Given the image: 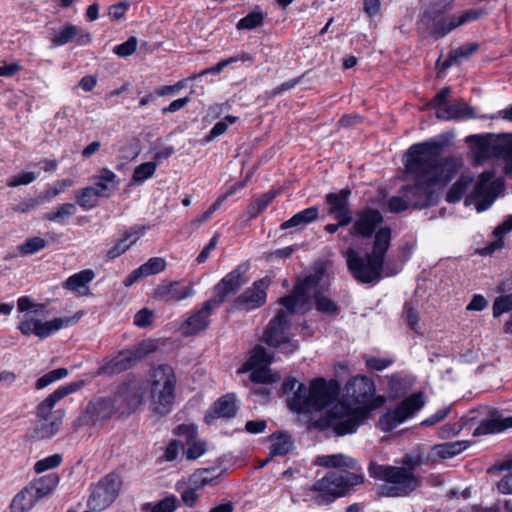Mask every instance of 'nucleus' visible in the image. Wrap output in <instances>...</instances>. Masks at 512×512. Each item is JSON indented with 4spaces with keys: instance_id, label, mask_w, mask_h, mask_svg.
Instances as JSON below:
<instances>
[{
    "instance_id": "obj_1",
    "label": "nucleus",
    "mask_w": 512,
    "mask_h": 512,
    "mask_svg": "<svg viewBox=\"0 0 512 512\" xmlns=\"http://www.w3.org/2000/svg\"><path fill=\"white\" fill-rule=\"evenodd\" d=\"M443 144L427 140L411 145L403 160L407 178L412 184L402 185L399 193L411 204V209L422 210L439 203L436 186H445L456 174L452 158L442 157Z\"/></svg>"
},
{
    "instance_id": "obj_2",
    "label": "nucleus",
    "mask_w": 512,
    "mask_h": 512,
    "mask_svg": "<svg viewBox=\"0 0 512 512\" xmlns=\"http://www.w3.org/2000/svg\"><path fill=\"white\" fill-rule=\"evenodd\" d=\"M384 221L382 213L372 207L357 211L356 219L350 228L353 238L369 239L374 236L372 250L362 257L356 250L349 248L346 264L351 276L362 284L381 280L385 257L391 246L392 230L389 226L380 227Z\"/></svg>"
},
{
    "instance_id": "obj_3",
    "label": "nucleus",
    "mask_w": 512,
    "mask_h": 512,
    "mask_svg": "<svg viewBox=\"0 0 512 512\" xmlns=\"http://www.w3.org/2000/svg\"><path fill=\"white\" fill-rule=\"evenodd\" d=\"M317 463L326 468L338 469L327 472L313 483L311 490L315 492L313 501L317 505H329L345 496L351 487L364 482L363 474L349 471L359 472L362 469L360 462L353 457L341 453L324 455L318 458Z\"/></svg>"
},
{
    "instance_id": "obj_4",
    "label": "nucleus",
    "mask_w": 512,
    "mask_h": 512,
    "mask_svg": "<svg viewBox=\"0 0 512 512\" xmlns=\"http://www.w3.org/2000/svg\"><path fill=\"white\" fill-rule=\"evenodd\" d=\"M452 2L440 1L431 3L421 13L418 20V29H425L427 36L434 40L445 38L456 28L477 21L486 14L485 9H468L456 14L451 13Z\"/></svg>"
},
{
    "instance_id": "obj_5",
    "label": "nucleus",
    "mask_w": 512,
    "mask_h": 512,
    "mask_svg": "<svg viewBox=\"0 0 512 512\" xmlns=\"http://www.w3.org/2000/svg\"><path fill=\"white\" fill-rule=\"evenodd\" d=\"M340 390V383L336 379L317 377L311 380L308 388L305 384H299L298 389L288 398L287 405L291 411L299 414L321 411L336 401Z\"/></svg>"
},
{
    "instance_id": "obj_6",
    "label": "nucleus",
    "mask_w": 512,
    "mask_h": 512,
    "mask_svg": "<svg viewBox=\"0 0 512 512\" xmlns=\"http://www.w3.org/2000/svg\"><path fill=\"white\" fill-rule=\"evenodd\" d=\"M367 470L374 480L391 484L378 486V494L382 497H406L421 485L420 477L403 467L379 464L371 460Z\"/></svg>"
},
{
    "instance_id": "obj_7",
    "label": "nucleus",
    "mask_w": 512,
    "mask_h": 512,
    "mask_svg": "<svg viewBox=\"0 0 512 512\" xmlns=\"http://www.w3.org/2000/svg\"><path fill=\"white\" fill-rule=\"evenodd\" d=\"M151 397L155 412L165 416L172 410L176 398L177 377L169 364H159L151 372Z\"/></svg>"
},
{
    "instance_id": "obj_8",
    "label": "nucleus",
    "mask_w": 512,
    "mask_h": 512,
    "mask_svg": "<svg viewBox=\"0 0 512 512\" xmlns=\"http://www.w3.org/2000/svg\"><path fill=\"white\" fill-rule=\"evenodd\" d=\"M156 346L152 341L146 340L140 342L131 349H122L116 354L106 356L102 359L95 376L112 377L128 371L141 361L146 355L153 352Z\"/></svg>"
},
{
    "instance_id": "obj_9",
    "label": "nucleus",
    "mask_w": 512,
    "mask_h": 512,
    "mask_svg": "<svg viewBox=\"0 0 512 512\" xmlns=\"http://www.w3.org/2000/svg\"><path fill=\"white\" fill-rule=\"evenodd\" d=\"M374 381L365 375L352 377L343 388L341 403H347L353 408H370L373 410L382 407L386 401L382 395H375Z\"/></svg>"
},
{
    "instance_id": "obj_10",
    "label": "nucleus",
    "mask_w": 512,
    "mask_h": 512,
    "mask_svg": "<svg viewBox=\"0 0 512 512\" xmlns=\"http://www.w3.org/2000/svg\"><path fill=\"white\" fill-rule=\"evenodd\" d=\"M371 411H373V406L353 408L347 403H340V411H337L336 408L329 411L326 420L327 426L332 428L337 436L353 434L369 417Z\"/></svg>"
},
{
    "instance_id": "obj_11",
    "label": "nucleus",
    "mask_w": 512,
    "mask_h": 512,
    "mask_svg": "<svg viewBox=\"0 0 512 512\" xmlns=\"http://www.w3.org/2000/svg\"><path fill=\"white\" fill-rule=\"evenodd\" d=\"M351 190L343 188L339 192L327 193L324 197L328 206V215L337 220V223H328L324 230L329 234L336 233L340 227L348 226L353 221V212L350 206Z\"/></svg>"
},
{
    "instance_id": "obj_12",
    "label": "nucleus",
    "mask_w": 512,
    "mask_h": 512,
    "mask_svg": "<svg viewBox=\"0 0 512 512\" xmlns=\"http://www.w3.org/2000/svg\"><path fill=\"white\" fill-rule=\"evenodd\" d=\"M121 480L116 473H109L102 477L92 490L88 506L94 510H102L118 497Z\"/></svg>"
},
{
    "instance_id": "obj_13",
    "label": "nucleus",
    "mask_w": 512,
    "mask_h": 512,
    "mask_svg": "<svg viewBox=\"0 0 512 512\" xmlns=\"http://www.w3.org/2000/svg\"><path fill=\"white\" fill-rule=\"evenodd\" d=\"M318 285V278L315 275H307L298 280L292 292L279 299V303L286 308L290 314L296 312L297 307L303 308L310 303L312 296L311 290Z\"/></svg>"
},
{
    "instance_id": "obj_14",
    "label": "nucleus",
    "mask_w": 512,
    "mask_h": 512,
    "mask_svg": "<svg viewBox=\"0 0 512 512\" xmlns=\"http://www.w3.org/2000/svg\"><path fill=\"white\" fill-rule=\"evenodd\" d=\"M269 283L266 279L256 280L251 287L244 290L233 302L237 310L252 311L262 307L267 300Z\"/></svg>"
},
{
    "instance_id": "obj_15",
    "label": "nucleus",
    "mask_w": 512,
    "mask_h": 512,
    "mask_svg": "<svg viewBox=\"0 0 512 512\" xmlns=\"http://www.w3.org/2000/svg\"><path fill=\"white\" fill-rule=\"evenodd\" d=\"M117 412L115 399L110 396L96 397L89 401L84 412L86 423L92 426L109 421Z\"/></svg>"
},
{
    "instance_id": "obj_16",
    "label": "nucleus",
    "mask_w": 512,
    "mask_h": 512,
    "mask_svg": "<svg viewBox=\"0 0 512 512\" xmlns=\"http://www.w3.org/2000/svg\"><path fill=\"white\" fill-rule=\"evenodd\" d=\"M504 180L496 178L494 170H486L479 174L476 184L471 191V197L482 198L492 203L499 193L504 189Z\"/></svg>"
},
{
    "instance_id": "obj_17",
    "label": "nucleus",
    "mask_w": 512,
    "mask_h": 512,
    "mask_svg": "<svg viewBox=\"0 0 512 512\" xmlns=\"http://www.w3.org/2000/svg\"><path fill=\"white\" fill-rule=\"evenodd\" d=\"M85 380H77L70 383H65L59 386L55 391H53L48 397H46L43 401H41L36 407V416L38 419H52L51 413L60 400L64 397L75 393L82 389L85 386Z\"/></svg>"
},
{
    "instance_id": "obj_18",
    "label": "nucleus",
    "mask_w": 512,
    "mask_h": 512,
    "mask_svg": "<svg viewBox=\"0 0 512 512\" xmlns=\"http://www.w3.org/2000/svg\"><path fill=\"white\" fill-rule=\"evenodd\" d=\"M74 42L78 46H86L92 42V35L80 26L66 22L55 30L51 38L52 47H61Z\"/></svg>"
},
{
    "instance_id": "obj_19",
    "label": "nucleus",
    "mask_w": 512,
    "mask_h": 512,
    "mask_svg": "<svg viewBox=\"0 0 512 512\" xmlns=\"http://www.w3.org/2000/svg\"><path fill=\"white\" fill-rule=\"evenodd\" d=\"M214 311L215 309L209 302L205 301L200 308L195 309L180 325L182 335L185 337L195 336L205 331L211 323V316Z\"/></svg>"
},
{
    "instance_id": "obj_20",
    "label": "nucleus",
    "mask_w": 512,
    "mask_h": 512,
    "mask_svg": "<svg viewBox=\"0 0 512 512\" xmlns=\"http://www.w3.org/2000/svg\"><path fill=\"white\" fill-rule=\"evenodd\" d=\"M239 410V403L236 394L233 392L226 393L219 397L212 406L206 411L204 420L207 424L213 423L214 420L234 418Z\"/></svg>"
},
{
    "instance_id": "obj_21",
    "label": "nucleus",
    "mask_w": 512,
    "mask_h": 512,
    "mask_svg": "<svg viewBox=\"0 0 512 512\" xmlns=\"http://www.w3.org/2000/svg\"><path fill=\"white\" fill-rule=\"evenodd\" d=\"M509 428H512V416L502 417L498 409L491 408L488 410L486 417L474 429L473 436L498 434Z\"/></svg>"
},
{
    "instance_id": "obj_22",
    "label": "nucleus",
    "mask_w": 512,
    "mask_h": 512,
    "mask_svg": "<svg viewBox=\"0 0 512 512\" xmlns=\"http://www.w3.org/2000/svg\"><path fill=\"white\" fill-rule=\"evenodd\" d=\"M146 232V227L134 225L126 229L115 244L107 250L106 259L114 260L130 249Z\"/></svg>"
},
{
    "instance_id": "obj_23",
    "label": "nucleus",
    "mask_w": 512,
    "mask_h": 512,
    "mask_svg": "<svg viewBox=\"0 0 512 512\" xmlns=\"http://www.w3.org/2000/svg\"><path fill=\"white\" fill-rule=\"evenodd\" d=\"M195 294L193 284L182 286L179 281L162 283L155 289V297L164 301H182L192 297Z\"/></svg>"
},
{
    "instance_id": "obj_24",
    "label": "nucleus",
    "mask_w": 512,
    "mask_h": 512,
    "mask_svg": "<svg viewBox=\"0 0 512 512\" xmlns=\"http://www.w3.org/2000/svg\"><path fill=\"white\" fill-rule=\"evenodd\" d=\"M63 414L54 416L53 419H39L32 430L30 437L34 441L46 440L56 435L62 425Z\"/></svg>"
},
{
    "instance_id": "obj_25",
    "label": "nucleus",
    "mask_w": 512,
    "mask_h": 512,
    "mask_svg": "<svg viewBox=\"0 0 512 512\" xmlns=\"http://www.w3.org/2000/svg\"><path fill=\"white\" fill-rule=\"evenodd\" d=\"M225 470H220L215 467L197 469L189 478L190 485L195 489H203L206 486H216L220 483V477Z\"/></svg>"
},
{
    "instance_id": "obj_26",
    "label": "nucleus",
    "mask_w": 512,
    "mask_h": 512,
    "mask_svg": "<svg viewBox=\"0 0 512 512\" xmlns=\"http://www.w3.org/2000/svg\"><path fill=\"white\" fill-rule=\"evenodd\" d=\"M494 156L505 161L504 173L512 174V135L502 134L495 137Z\"/></svg>"
},
{
    "instance_id": "obj_27",
    "label": "nucleus",
    "mask_w": 512,
    "mask_h": 512,
    "mask_svg": "<svg viewBox=\"0 0 512 512\" xmlns=\"http://www.w3.org/2000/svg\"><path fill=\"white\" fill-rule=\"evenodd\" d=\"M272 441L269 450V458L286 456L294 448V440L287 431H275L269 436Z\"/></svg>"
},
{
    "instance_id": "obj_28",
    "label": "nucleus",
    "mask_w": 512,
    "mask_h": 512,
    "mask_svg": "<svg viewBox=\"0 0 512 512\" xmlns=\"http://www.w3.org/2000/svg\"><path fill=\"white\" fill-rule=\"evenodd\" d=\"M110 193H101L96 187L86 186L75 192L74 199L83 210L89 211L99 204L101 197H109Z\"/></svg>"
},
{
    "instance_id": "obj_29",
    "label": "nucleus",
    "mask_w": 512,
    "mask_h": 512,
    "mask_svg": "<svg viewBox=\"0 0 512 512\" xmlns=\"http://www.w3.org/2000/svg\"><path fill=\"white\" fill-rule=\"evenodd\" d=\"M494 137L491 134H474L466 137V143L471 145L473 152L478 158L494 156Z\"/></svg>"
},
{
    "instance_id": "obj_30",
    "label": "nucleus",
    "mask_w": 512,
    "mask_h": 512,
    "mask_svg": "<svg viewBox=\"0 0 512 512\" xmlns=\"http://www.w3.org/2000/svg\"><path fill=\"white\" fill-rule=\"evenodd\" d=\"M319 218L318 206H311L303 209L280 225V230H287L294 227L306 226Z\"/></svg>"
},
{
    "instance_id": "obj_31",
    "label": "nucleus",
    "mask_w": 512,
    "mask_h": 512,
    "mask_svg": "<svg viewBox=\"0 0 512 512\" xmlns=\"http://www.w3.org/2000/svg\"><path fill=\"white\" fill-rule=\"evenodd\" d=\"M59 481L60 478L57 473H49L30 482L29 489L33 490L34 495L40 500L52 493Z\"/></svg>"
},
{
    "instance_id": "obj_32",
    "label": "nucleus",
    "mask_w": 512,
    "mask_h": 512,
    "mask_svg": "<svg viewBox=\"0 0 512 512\" xmlns=\"http://www.w3.org/2000/svg\"><path fill=\"white\" fill-rule=\"evenodd\" d=\"M277 195L278 192L276 190H269L261 196L254 198L245 211L247 221L255 220L260 214H262L274 201Z\"/></svg>"
},
{
    "instance_id": "obj_33",
    "label": "nucleus",
    "mask_w": 512,
    "mask_h": 512,
    "mask_svg": "<svg viewBox=\"0 0 512 512\" xmlns=\"http://www.w3.org/2000/svg\"><path fill=\"white\" fill-rule=\"evenodd\" d=\"M312 298L314 301L315 309L320 314L332 319H335L340 314V306L330 297L326 296L323 292L319 290L315 291L312 295Z\"/></svg>"
},
{
    "instance_id": "obj_34",
    "label": "nucleus",
    "mask_w": 512,
    "mask_h": 512,
    "mask_svg": "<svg viewBox=\"0 0 512 512\" xmlns=\"http://www.w3.org/2000/svg\"><path fill=\"white\" fill-rule=\"evenodd\" d=\"M18 329L25 336L34 334L40 339H45L51 336V330L47 327V321L42 322L41 320L34 319L32 317H25L20 321Z\"/></svg>"
},
{
    "instance_id": "obj_35",
    "label": "nucleus",
    "mask_w": 512,
    "mask_h": 512,
    "mask_svg": "<svg viewBox=\"0 0 512 512\" xmlns=\"http://www.w3.org/2000/svg\"><path fill=\"white\" fill-rule=\"evenodd\" d=\"M451 93L449 86L443 87L436 95L432 98L430 105L436 109V117L442 120L452 119L453 106L448 105L447 98Z\"/></svg>"
},
{
    "instance_id": "obj_36",
    "label": "nucleus",
    "mask_w": 512,
    "mask_h": 512,
    "mask_svg": "<svg viewBox=\"0 0 512 512\" xmlns=\"http://www.w3.org/2000/svg\"><path fill=\"white\" fill-rule=\"evenodd\" d=\"M38 500L33 490L29 489L28 484L13 497L9 508L11 512H26L29 511Z\"/></svg>"
},
{
    "instance_id": "obj_37",
    "label": "nucleus",
    "mask_w": 512,
    "mask_h": 512,
    "mask_svg": "<svg viewBox=\"0 0 512 512\" xmlns=\"http://www.w3.org/2000/svg\"><path fill=\"white\" fill-rule=\"evenodd\" d=\"M248 270L249 264L247 263L237 265L221 279L222 284H225L233 294L238 293L240 288L245 284V274Z\"/></svg>"
},
{
    "instance_id": "obj_38",
    "label": "nucleus",
    "mask_w": 512,
    "mask_h": 512,
    "mask_svg": "<svg viewBox=\"0 0 512 512\" xmlns=\"http://www.w3.org/2000/svg\"><path fill=\"white\" fill-rule=\"evenodd\" d=\"M424 399L421 392L414 393L401 401L395 409L405 421L412 417L424 406Z\"/></svg>"
},
{
    "instance_id": "obj_39",
    "label": "nucleus",
    "mask_w": 512,
    "mask_h": 512,
    "mask_svg": "<svg viewBox=\"0 0 512 512\" xmlns=\"http://www.w3.org/2000/svg\"><path fill=\"white\" fill-rule=\"evenodd\" d=\"M95 278L92 269H84L69 276L63 283V287L67 290L80 292L81 288L86 287Z\"/></svg>"
},
{
    "instance_id": "obj_40",
    "label": "nucleus",
    "mask_w": 512,
    "mask_h": 512,
    "mask_svg": "<svg viewBox=\"0 0 512 512\" xmlns=\"http://www.w3.org/2000/svg\"><path fill=\"white\" fill-rule=\"evenodd\" d=\"M472 182V175L462 174L448 189L445 200L448 203L459 202Z\"/></svg>"
},
{
    "instance_id": "obj_41",
    "label": "nucleus",
    "mask_w": 512,
    "mask_h": 512,
    "mask_svg": "<svg viewBox=\"0 0 512 512\" xmlns=\"http://www.w3.org/2000/svg\"><path fill=\"white\" fill-rule=\"evenodd\" d=\"M77 212L76 205L73 203L60 204L54 211L44 214V219L64 225L66 221Z\"/></svg>"
},
{
    "instance_id": "obj_42",
    "label": "nucleus",
    "mask_w": 512,
    "mask_h": 512,
    "mask_svg": "<svg viewBox=\"0 0 512 512\" xmlns=\"http://www.w3.org/2000/svg\"><path fill=\"white\" fill-rule=\"evenodd\" d=\"M287 329L268 324L264 332V341L270 347H280L282 344L290 343Z\"/></svg>"
},
{
    "instance_id": "obj_43",
    "label": "nucleus",
    "mask_w": 512,
    "mask_h": 512,
    "mask_svg": "<svg viewBox=\"0 0 512 512\" xmlns=\"http://www.w3.org/2000/svg\"><path fill=\"white\" fill-rule=\"evenodd\" d=\"M470 446L469 441H456V442H446L442 444L435 445L434 450L437 456L441 459H449L452 458L464 450H466Z\"/></svg>"
},
{
    "instance_id": "obj_44",
    "label": "nucleus",
    "mask_w": 512,
    "mask_h": 512,
    "mask_svg": "<svg viewBox=\"0 0 512 512\" xmlns=\"http://www.w3.org/2000/svg\"><path fill=\"white\" fill-rule=\"evenodd\" d=\"M273 361V354L261 345H256L253 349L249 359L245 363V369H252V367L269 366Z\"/></svg>"
},
{
    "instance_id": "obj_45",
    "label": "nucleus",
    "mask_w": 512,
    "mask_h": 512,
    "mask_svg": "<svg viewBox=\"0 0 512 512\" xmlns=\"http://www.w3.org/2000/svg\"><path fill=\"white\" fill-rule=\"evenodd\" d=\"M177 508V498L169 495L156 503L147 502L141 507L142 512H174Z\"/></svg>"
},
{
    "instance_id": "obj_46",
    "label": "nucleus",
    "mask_w": 512,
    "mask_h": 512,
    "mask_svg": "<svg viewBox=\"0 0 512 512\" xmlns=\"http://www.w3.org/2000/svg\"><path fill=\"white\" fill-rule=\"evenodd\" d=\"M250 380L256 384H273L280 380L278 373H272L269 366L252 367Z\"/></svg>"
},
{
    "instance_id": "obj_47",
    "label": "nucleus",
    "mask_w": 512,
    "mask_h": 512,
    "mask_svg": "<svg viewBox=\"0 0 512 512\" xmlns=\"http://www.w3.org/2000/svg\"><path fill=\"white\" fill-rule=\"evenodd\" d=\"M48 245V240L39 236L27 238L22 244L17 246V250L21 256H28L35 254Z\"/></svg>"
},
{
    "instance_id": "obj_48",
    "label": "nucleus",
    "mask_w": 512,
    "mask_h": 512,
    "mask_svg": "<svg viewBox=\"0 0 512 512\" xmlns=\"http://www.w3.org/2000/svg\"><path fill=\"white\" fill-rule=\"evenodd\" d=\"M472 420L474 417H462L460 422L446 423L439 428L437 435L441 439H448L459 434Z\"/></svg>"
},
{
    "instance_id": "obj_49",
    "label": "nucleus",
    "mask_w": 512,
    "mask_h": 512,
    "mask_svg": "<svg viewBox=\"0 0 512 512\" xmlns=\"http://www.w3.org/2000/svg\"><path fill=\"white\" fill-rule=\"evenodd\" d=\"M405 422L395 408L388 410L379 417V427L383 432L393 431L399 424Z\"/></svg>"
},
{
    "instance_id": "obj_50",
    "label": "nucleus",
    "mask_w": 512,
    "mask_h": 512,
    "mask_svg": "<svg viewBox=\"0 0 512 512\" xmlns=\"http://www.w3.org/2000/svg\"><path fill=\"white\" fill-rule=\"evenodd\" d=\"M84 312L78 311L74 315L69 317H57L47 321V327L51 330V335L62 328H67L77 324L83 317Z\"/></svg>"
},
{
    "instance_id": "obj_51",
    "label": "nucleus",
    "mask_w": 512,
    "mask_h": 512,
    "mask_svg": "<svg viewBox=\"0 0 512 512\" xmlns=\"http://www.w3.org/2000/svg\"><path fill=\"white\" fill-rule=\"evenodd\" d=\"M264 22V14L262 11L254 10L248 13L246 16L241 18L237 24L236 28L238 30H252L259 26H261Z\"/></svg>"
},
{
    "instance_id": "obj_52",
    "label": "nucleus",
    "mask_w": 512,
    "mask_h": 512,
    "mask_svg": "<svg viewBox=\"0 0 512 512\" xmlns=\"http://www.w3.org/2000/svg\"><path fill=\"white\" fill-rule=\"evenodd\" d=\"M68 374H69L68 369L64 368V367L51 370L48 373L44 374L43 376H41L40 378L37 379V381L35 383V388L37 390L44 389L45 387L52 384L53 382L67 377Z\"/></svg>"
},
{
    "instance_id": "obj_53",
    "label": "nucleus",
    "mask_w": 512,
    "mask_h": 512,
    "mask_svg": "<svg viewBox=\"0 0 512 512\" xmlns=\"http://www.w3.org/2000/svg\"><path fill=\"white\" fill-rule=\"evenodd\" d=\"M131 397L141 399L140 393L136 391L135 387L132 385V382L124 381L116 387L114 396L112 398L115 399V403L118 400H122L123 402L128 403Z\"/></svg>"
},
{
    "instance_id": "obj_54",
    "label": "nucleus",
    "mask_w": 512,
    "mask_h": 512,
    "mask_svg": "<svg viewBox=\"0 0 512 512\" xmlns=\"http://www.w3.org/2000/svg\"><path fill=\"white\" fill-rule=\"evenodd\" d=\"M157 169V163L153 161L145 162L138 165L133 172L132 180L135 183L141 184L147 179L151 178Z\"/></svg>"
},
{
    "instance_id": "obj_55",
    "label": "nucleus",
    "mask_w": 512,
    "mask_h": 512,
    "mask_svg": "<svg viewBox=\"0 0 512 512\" xmlns=\"http://www.w3.org/2000/svg\"><path fill=\"white\" fill-rule=\"evenodd\" d=\"M166 261L162 257H152L147 262L139 266V272H143L145 277L156 275L164 271Z\"/></svg>"
},
{
    "instance_id": "obj_56",
    "label": "nucleus",
    "mask_w": 512,
    "mask_h": 512,
    "mask_svg": "<svg viewBox=\"0 0 512 512\" xmlns=\"http://www.w3.org/2000/svg\"><path fill=\"white\" fill-rule=\"evenodd\" d=\"M234 295L229 288L222 284L220 280L213 288V297L206 300L216 310L218 309L227 299L228 296Z\"/></svg>"
},
{
    "instance_id": "obj_57",
    "label": "nucleus",
    "mask_w": 512,
    "mask_h": 512,
    "mask_svg": "<svg viewBox=\"0 0 512 512\" xmlns=\"http://www.w3.org/2000/svg\"><path fill=\"white\" fill-rule=\"evenodd\" d=\"M117 180V175L108 168H102L99 175L94 177V186L101 193H106L109 190V183H114Z\"/></svg>"
},
{
    "instance_id": "obj_58",
    "label": "nucleus",
    "mask_w": 512,
    "mask_h": 512,
    "mask_svg": "<svg viewBox=\"0 0 512 512\" xmlns=\"http://www.w3.org/2000/svg\"><path fill=\"white\" fill-rule=\"evenodd\" d=\"M62 461H63V457L61 454L56 453V454L47 456L43 459L38 460L34 464V471L37 474L43 473L47 470L57 468L58 466L61 465Z\"/></svg>"
},
{
    "instance_id": "obj_59",
    "label": "nucleus",
    "mask_w": 512,
    "mask_h": 512,
    "mask_svg": "<svg viewBox=\"0 0 512 512\" xmlns=\"http://www.w3.org/2000/svg\"><path fill=\"white\" fill-rule=\"evenodd\" d=\"M512 310V293L500 295L495 298L492 306V314L494 318H498L503 313Z\"/></svg>"
},
{
    "instance_id": "obj_60",
    "label": "nucleus",
    "mask_w": 512,
    "mask_h": 512,
    "mask_svg": "<svg viewBox=\"0 0 512 512\" xmlns=\"http://www.w3.org/2000/svg\"><path fill=\"white\" fill-rule=\"evenodd\" d=\"M74 185V181L72 179H62L57 180L54 182L52 187L47 188L43 195L41 196L43 202L48 201L56 196H58L60 193L64 192V190L68 187H71Z\"/></svg>"
},
{
    "instance_id": "obj_61",
    "label": "nucleus",
    "mask_w": 512,
    "mask_h": 512,
    "mask_svg": "<svg viewBox=\"0 0 512 512\" xmlns=\"http://www.w3.org/2000/svg\"><path fill=\"white\" fill-rule=\"evenodd\" d=\"M39 174V172L35 173L32 171L22 172L18 175L8 178L6 185L11 188L18 187L20 185H28L34 182L38 178Z\"/></svg>"
},
{
    "instance_id": "obj_62",
    "label": "nucleus",
    "mask_w": 512,
    "mask_h": 512,
    "mask_svg": "<svg viewBox=\"0 0 512 512\" xmlns=\"http://www.w3.org/2000/svg\"><path fill=\"white\" fill-rule=\"evenodd\" d=\"M387 206L391 213H401L411 208L410 202L402 194L390 197Z\"/></svg>"
},
{
    "instance_id": "obj_63",
    "label": "nucleus",
    "mask_w": 512,
    "mask_h": 512,
    "mask_svg": "<svg viewBox=\"0 0 512 512\" xmlns=\"http://www.w3.org/2000/svg\"><path fill=\"white\" fill-rule=\"evenodd\" d=\"M138 40L131 36L125 42L114 47V53L119 57L131 56L137 49Z\"/></svg>"
},
{
    "instance_id": "obj_64",
    "label": "nucleus",
    "mask_w": 512,
    "mask_h": 512,
    "mask_svg": "<svg viewBox=\"0 0 512 512\" xmlns=\"http://www.w3.org/2000/svg\"><path fill=\"white\" fill-rule=\"evenodd\" d=\"M184 449L183 443L180 440L173 439L167 445L161 459L166 462L175 461L181 450Z\"/></svg>"
}]
</instances>
